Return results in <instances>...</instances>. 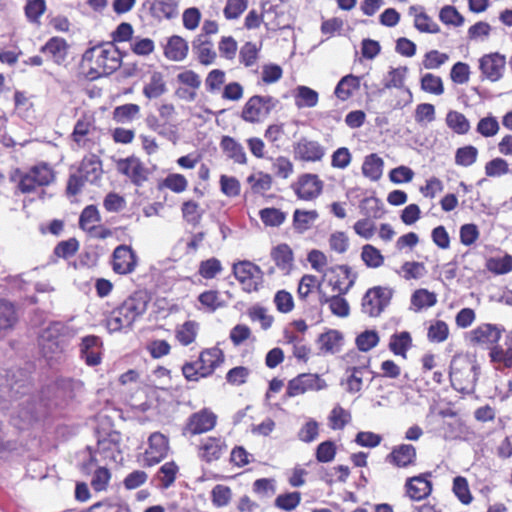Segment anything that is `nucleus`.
<instances>
[{"label": "nucleus", "instance_id": "412c9836", "mask_svg": "<svg viewBox=\"0 0 512 512\" xmlns=\"http://www.w3.org/2000/svg\"><path fill=\"white\" fill-rule=\"evenodd\" d=\"M416 448L412 444H399L392 448L386 461L398 468H407L416 463Z\"/></svg>", "mask_w": 512, "mask_h": 512}, {"label": "nucleus", "instance_id": "58836bf2", "mask_svg": "<svg viewBox=\"0 0 512 512\" xmlns=\"http://www.w3.org/2000/svg\"><path fill=\"white\" fill-rule=\"evenodd\" d=\"M408 69L405 66L391 68L387 73V76L384 80V87L386 89L397 88V89H405V91L411 97L412 94L410 90L405 87V80L407 76Z\"/></svg>", "mask_w": 512, "mask_h": 512}, {"label": "nucleus", "instance_id": "c756f323", "mask_svg": "<svg viewBox=\"0 0 512 512\" xmlns=\"http://www.w3.org/2000/svg\"><path fill=\"white\" fill-rule=\"evenodd\" d=\"M41 52L49 56L54 63L59 65L63 63L67 57L68 44L66 40L61 37H52L41 47Z\"/></svg>", "mask_w": 512, "mask_h": 512}, {"label": "nucleus", "instance_id": "9b49d317", "mask_svg": "<svg viewBox=\"0 0 512 512\" xmlns=\"http://www.w3.org/2000/svg\"><path fill=\"white\" fill-rule=\"evenodd\" d=\"M392 291L386 287H373L369 289L362 299V311L370 317H377L389 304Z\"/></svg>", "mask_w": 512, "mask_h": 512}, {"label": "nucleus", "instance_id": "e2e57ef3", "mask_svg": "<svg viewBox=\"0 0 512 512\" xmlns=\"http://www.w3.org/2000/svg\"><path fill=\"white\" fill-rule=\"evenodd\" d=\"M319 436V423L314 419H308L298 430L297 437L304 443H311Z\"/></svg>", "mask_w": 512, "mask_h": 512}, {"label": "nucleus", "instance_id": "423d86ee", "mask_svg": "<svg viewBox=\"0 0 512 512\" xmlns=\"http://www.w3.org/2000/svg\"><path fill=\"white\" fill-rule=\"evenodd\" d=\"M55 180L53 169L46 163L37 164L25 172L19 173L18 189L23 194L37 192L39 188L50 185Z\"/></svg>", "mask_w": 512, "mask_h": 512}, {"label": "nucleus", "instance_id": "7ed1b4c3", "mask_svg": "<svg viewBox=\"0 0 512 512\" xmlns=\"http://www.w3.org/2000/svg\"><path fill=\"white\" fill-rule=\"evenodd\" d=\"M84 61L90 63L87 76L94 80L116 71L121 66V54L112 43H107L86 51Z\"/></svg>", "mask_w": 512, "mask_h": 512}, {"label": "nucleus", "instance_id": "f8f14e48", "mask_svg": "<svg viewBox=\"0 0 512 512\" xmlns=\"http://www.w3.org/2000/svg\"><path fill=\"white\" fill-rule=\"evenodd\" d=\"M327 387V383L317 374L303 373L288 382L286 394L295 397L309 391H320Z\"/></svg>", "mask_w": 512, "mask_h": 512}, {"label": "nucleus", "instance_id": "3c124183", "mask_svg": "<svg viewBox=\"0 0 512 512\" xmlns=\"http://www.w3.org/2000/svg\"><path fill=\"white\" fill-rule=\"evenodd\" d=\"M226 81V73L221 69L211 70L205 78V88L210 94H217L221 91Z\"/></svg>", "mask_w": 512, "mask_h": 512}, {"label": "nucleus", "instance_id": "6e6552de", "mask_svg": "<svg viewBox=\"0 0 512 512\" xmlns=\"http://www.w3.org/2000/svg\"><path fill=\"white\" fill-rule=\"evenodd\" d=\"M69 327L59 321L51 322L39 335V346L42 354L47 359H52L62 352L63 345L61 337L68 333Z\"/></svg>", "mask_w": 512, "mask_h": 512}, {"label": "nucleus", "instance_id": "aec40b11", "mask_svg": "<svg viewBox=\"0 0 512 512\" xmlns=\"http://www.w3.org/2000/svg\"><path fill=\"white\" fill-rule=\"evenodd\" d=\"M217 416L208 409L193 413L188 420L186 430L192 435L212 430L216 425Z\"/></svg>", "mask_w": 512, "mask_h": 512}, {"label": "nucleus", "instance_id": "8fccbe9b", "mask_svg": "<svg viewBox=\"0 0 512 512\" xmlns=\"http://www.w3.org/2000/svg\"><path fill=\"white\" fill-rule=\"evenodd\" d=\"M411 336L404 331L399 334L392 335L389 342V349L395 354L406 357V352L411 346Z\"/></svg>", "mask_w": 512, "mask_h": 512}, {"label": "nucleus", "instance_id": "6ab92c4d", "mask_svg": "<svg viewBox=\"0 0 512 512\" xmlns=\"http://www.w3.org/2000/svg\"><path fill=\"white\" fill-rule=\"evenodd\" d=\"M226 450L227 445L222 437H205L200 441L198 455L203 461L210 463L220 459Z\"/></svg>", "mask_w": 512, "mask_h": 512}, {"label": "nucleus", "instance_id": "39448f33", "mask_svg": "<svg viewBox=\"0 0 512 512\" xmlns=\"http://www.w3.org/2000/svg\"><path fill=\"white\" fill-rule=\"evenodd\" d=\"M479 375V366L475 360L466 355L454 356L450 365V381L453 388L463 394L475 390Z\"/></svg>", "mask_w": 512, "mask_h": 512}, {"label": "nucleus", "instance_id": "a18cd8bd", "mask_svg": "<svg viewBox=\"0 0 512 512\" xmlns=\"http://www.w3.org/2000/svg\"><path fill=\"white\" fill-rule=\"evenodd\" d=\"M318 218V213L315 210H295L293 215L294 228L299 232L308 230Z\"/></svg>", "mask_w": 512, "mask_h": 512}, {"label": "nucleus", "instance_id": "bf43d9fd", "mask_svg": "<svg viewBox=\"0 0 512 512\" xmlns=\"http://www.w3.org/2000/svg\"><path fill=\"white\" fill-rule=\"evenodd\" d=\"M355 342L360 352H368L379 343V335L375 330H366L356 337Z\"/></svg>", "mask_w": 512, "mask_h": 512}, {"label": "nucleus", "instance_id": "5fc2aeb1", "mask_svg": "<svg viewBox=\"0 0 512 512\" xmlns=\"http://www.w3.org/2000/svg\"><path fill=\"white\" fill-rule=\"evenodd\" d=\"M329 426L333 430H341L351 420V414L340 405H336L328 417Z\"/></svg>", "mask_w": 512, "mask_h": 512}, {"label": "nucleus", "instance_id": "de8ad7c7", "mask_svg": "<svg viewBox=\"0 0 512 512\" xmlns=\"http://www.w3.org/2000/svg\"><path fill=\"white\" fill-rule=\"evenodd\" d=\"M140 112V107L137 104L128 103L117 106L113 111V120L117 123H128L133 121Z\"/></svg>", "mask_w": 512, "mask_h": 512}, {"label": "nucleus", "instance_id": "a211bd4d", "mask_svg": "<svg viewBox=\"0 0 512 512\" xmlns=\"http://www.w3.org/2000/svg\"><path fill=\"white\" fill-rule=\"evenodd\" d=\"M293 152L295 159L317 162L324 157L325 148L318 141L301 138L294 144Z\"/></svg>", "mask_w": 512, "mask_h": 512}, {"label": "nucleus", "instance_id": "9d476101", "mask_svg": "<svg viewBox=\"0 0 512 512\" xmlns=\"http://www.w3.org/2000/svg\"><path fill=\"white\" fill-rule=\"evenodd\" d=\"M276 104L277 100L271 96H252L244 105L241 117L246 122H260L269 115Z\"/></svg>", "mask_w": 512, "mask_h": 512}, {"label": "nucleus", "instance_id": "4be33fe9", "mask_svg": "<svg viewBox=\"0 0 512 512\" xmlns=\"http://www.w3.org/2000/svg\"><path fill=\"white\" fill-rule=\"evenodd\" d=\"M147 305V295L143 292H136L125 299L119 307L134 323L146 312Z\"/></svg>", "mask_w": 512, "mask_h": 512}, {"label": "nucleus", "instance_id": "79ce46f5", "mask_svg": "<svg viewBox=\"0 0 512 512\" xmlns=\"http://www.w3.org/2000/svg\"><path fill=\"white\" fill-rule=\"evenodd\" d=\"M199 325L195 321H186L176 328V339L183 345L188 346L193 343L198 334Z\"/></svg>", "mask_w": 512, "mask_h": 512}, {"label": "nucleus", "instance_id": "864d4df0", "mask_svg": "<svg viewBox=\"0 0 512 512\" xmlns=\"http://www.w3.org/2000/svg\"><path fill=\"white\" fill-rule=\"evenodd\" d=\"M421 89L436 96L444 93V85L441 77L432 73H426L421 78Z\"/></svg>", "mask_w": 512, "mask_h": 512}, {"label": "nucleus", "instance_id": "f704fd0d", "mask_svg": "<svg viewBox=\"0 0 512 512\" xmlns=\"http://www.w3.org/2000/svg\"><path fill=\"white\" fill-rule=\"evenodd\" d=\"M361 79L362 77L353 74L342 77L335 87V96L341 101L348 100L360 88Z\"/></svg>", "mask_w": 512, "mask_h": 512}, {"label": "nucleus", "instance_id": "a19ab883", "mask_svg": "<svg viewBox=\"0 0 512 512\" xmlns=\"http://www.w3.org/2000/svg\"><path fill=\"white\" fill-rule=\"evenodd\" d=\"M446 125L456 134L464 135L470 130V122L466 116L458 111L450 110L446 115Z\"/></svg>", "mask_w": 512, "mask_h": 512}, {"label": "nucleus", "instance_id": "72a5a7b5", "mask_svg": "<svg viewBox=\"0 0 512 512\" xmlns=\"http://www.w3.org/2000/svg\"><path fill=\"white\" fill-rule=\"evenodd\" d=\"M106 328L110 333L126 332L132 328L133 322L118 306L105 319Z\"/></svg>", "mask_w": 512, "mask_h": 512}, {"label": "nucleus", "instance_id": "2f4dec72", "mask_svg": "<svg viewBox=\"0 0 512 512\" xmlns=\"http://www.w3.org/2000/svg\"><path fill=\"white\" fill-rule=\"evenodd\" d=\"M317 343L322 354H335L341 350L343 336L338 330L330 329L319 335Z\"/></svg>", "mask_w": 512, "mask_h": 512}, {"label": "nucleus", "instance_id": "e433bc0d", "mask_svg": "<svg viewBox=\"0 0 512 512\" xmlns=\"http://www.w3.org/2000/svg\"><path fill=\"white\" fill-rule=\"evenodd\" d=\"M193 51L198 62L204 66L212 65L217 57L213 44L208 40H202L201 37L193 42Z\"/></svg>", "mask_w": 512, "mask_h": 512}, {"label": "nucleus", "instance_id": "37998d69", "mask_svg": "<svg viewBox=\"0 0 512 512\" xmlns=\"http://www.w3.org/2000/svg\"><path fill=\"white\" fill-rule=\"evenodd\" d=\"M247 182L250 184L253 193L264 194L271 189L273 180L271 175L257 172L248 176Z\"/></svg>", "mask_w": 512, "mask_h": 512}, {"label": "nucleus", "instance_id": "09e8293b", "mask_svg": "<svg viewBox=\"0 0 512 512\" xmlns=\"http://www.w3.org/2000/svg\"><path fill=\"white\" fill-rule=\"evenodd\" d=\"M360 213L366 218L379 219L383 215L382 203L375 197H367L360 202Z\"/></svg>", "mask_w": 512, "mask_h": 512}, {"label": "nucleus", "instance_id": "5701e85b", "mask_svg": "<svg viewBox=\"0 0 512 512\" xmlns=\"http://www.w3.org/2000/svg\"><path fill=\"white\" fill-rule=\"evenodd\" d=\"M224 361V354L221 349L212 347L200 353L197 364L200 367V376L208 377Z\"/></svg>", "mask_w": 512, "mask_h": 512}, {"label": "nucleus", "instance_id": "4468645a", "mask_svg": "<svg viewBox=\"0 0 512 512\" xmlns=\"http://www.w3.org/2000/svg\"><path fill=\"white\" fill-rule=\"evenodd\" d=\"M116 169L119 173L128 177L131 182L137 186L142 185L148 179L149 175L148 169L140 159L135 156L116 160Z\"/></svg>", "mask_w": 512, "mask_h": 512}, {"label": "nucleus", "instance_id": "13d9d810", "mask_svg": "<svg viewBox=\"0 0 512 512\" xmlns=\"http://www.w3.org/2000/svg\"><path fill=\"white\" fill-rule=\"evenodd\" d=\"M453 492L458 500L464 504L468 505L472 502L473 497L471 495L468 481L466 478L462 476H457L453 480Z\"/></svg>", "mask_w": 512, "mask_h": 512}, {"label": "nucleus", "instance_id": "680f3d73", "mask_svg": "<svg viewBox=\"0 0 512 512\" xmlns=\"http://www.w3.org/2000/svg\"><path fill=\"white\" fill-rule=\"evenodd\" d=\"M15 322L16 315L13 305L0 300V333L10 329Z\"/></svg>", "mask_w": 512, "mask_h": 512}, {"label": "nucleus", "instance_id": "f03ea898", "mask_svg": "<svg viewBox=\"0 0 512 512\" xmlns=\"http://www.w3.org/2000/svg\"><path fill=\"white\" fill-rule=\"evenodd\" d=\"M502 331L503 329L496 324L482 323L466 336L471 345L490 350V360L498 370L512 368V330L505 335L502 344H497Z\"/></svg>", "mask_w": 512, "mask_h": 512}, {"label": "nucleus", "instance_id": "f3484780", "mask_svg": "<svg viewBox=\"0 0 512 512\" xmlns=\"http://www.w3.org/2000/svg\"><path fill=\"white\" fill-rule=\"evenodd\" d=\"M137 265V258L130 246L119 245L113 251L112 268L120 275L132 273Z\"/></svg>", "mask_w": 512, "mask_h": 512}, {"label": "nucleus", "instance_id": "dca6fc26", "mask_svg": "<svg viewBox=\"0 0 512 512\" xmlns=\"http://www.w3.org/2000/svg\"><path fill=\"white\" fill-rule=\"evenodd\" d=\"M292 189L299 199L309 201L321 194L323 182L317 175L307 173L299 176Z\"/></svg>", "mask_w": 512, "mask_h": 512}, {"label": "nucleus", "instance_id": "2eb2a0df", "mask_svg": "<svg viewBox=\"0 0 512 512\" xmlns=\"http://www.w3.org/2000/svg\"><path fill=\"white\" fill-rule=\"evenodd\" d=\"M168 438L160 432L152 433L148 438V447L144 453V464L154 466L161 462L168 454Z\"/></svg>", "mask_w": 512, "mask_h": 512}, {"label": "nucleus", "instance_id": "ea45409f", "mask_svg": "<svg viewBox=\"0 0 512 512\" xmlns=\"http://www.w3.org/2000/svg\"><path fill=\"white\" fill-rule=\"evenodd\" d=\"M295 105L298 108L315 107L319 100L318 92L310 87L300 85L295 89Z\"/></svg>", "mask_w": 512, "mask_h": 512}, {"label": "nucleus", "instance_id": "473e14b6", "mask_svg": "<svg viewBox=\"0 0 512 512\" xmlns=\"http://www.w3.org/2000/svg\"><path fill=\"white\" fill-rule=\"evenodd\" d=\"M188 50L187 41L178 35H174L168 39L164 47V55L171 61L180 62L187 57Z\"/></svg>", "mask_w": 512, "mask_h": 512}, {"label": "nucleus", "instance_id": "774afa93", "mask_svg": "<svg viewBox=\"0 0 512 512\" xmlns=\"http://www.w3.org/2000/svg\"><path fill=\"white\" fill-rule=\"evenodd\" d=\"M222 271V264L220 260L215 257L201 261L199 264L198 273L204 279H212Z\"/></svg>", "mask_w": 512, "mask_h": 512}, {"label": "nucleus", "instance_id": "0eeeda50", "mask_svg": "<svg viewBox=\"0 0 512 512\" xmlns=\"http://www.w3.org/2000/svg\"><path fill=\"white\" fill-rule=\"evenodd\" d=\"M100 134L94 113L86 111L77 119L71 138L77 147L90 149L99 141Z\"/></svg>", "mask_w": 512, "mask_h": 512}, {"label": "nucleus", "instance_id": "c9c22d12", "mask_svg": "<svg viewBox=\"0 0 512 512\" xmlns=\"http://www.w3.org/2000/svg\"><path fill=\"white\" fill-rule=\"evenodd\" d=\"M167 91L164 75L159 71L151 73L149 80L143 87V94L148 99H156L165 94Z\"/></svg>", "mask_w": 512, "mask_h": 512}, {"label": "nucleus", "instance_id": "1a4fd4ad", "mask_svg": "<svg viewBox=\"0 0 512 512\" xmlns=\"http://www.w3.org/2000/svg\"><path fill=\"white\" fill-rule=\"evenodd\" d=\"M233 274L246 292L257 291L262 284V270L250 261L244 260L234 263Z\"/></svg>", "mask_w": 512, "mask_h": 512}, {"label": "nucleus", "instance_id": "6e6d98bb", "mask_svg": "<svg viewBox=\"0 0 512 512\" xmlns=\"http://www.w3.org/2000/svg\"><path fill=\"white\" fill-rule=\"evenodd\" d=\"M182 215L185 221H187L191 225H197L200 223L203 210L200 208L198 203L195 201L189 200L182 204L181 207Z\"/></svg>", "mask_w": 512, "mask_h": 512}, {"label": "nucleus", "instance_id": "cd10ccee", "mask_svg": "<svg viewBox=\"0 0 512 512\" xmlns=\"http://www.w3.org/2000/svg\"><path fill=\"white\" fill-rule=\"evenodd\" d=\"M428 476L430 474H423L419 476L411 477L406 482V492L407 495L412 500H422L428 497L432 491V484L428 480Z\"/></svg>", "mask_w": 512, "mask_h": 512}, {"label": "nucleus", "instance_id": "393cba45", "mask_svg": "<svg viewBox=\"0 0 512 512\" xmlns=\"http://www.w3.org/2000/svg\"><path fill=\"white\" fill-rule=\"evenodd\" d=\"M102 341L98 336L89 335L82 338L80 344L81 358L87 365L96 366L101 362Z\"/></svg>", "mask_w": 512, "mask_h": 512}, {"label": "nucleus", "instance_id": "b1692460", "mask_svg": "<svg viewBox=\"0 0 512 512\" xmlns=\"http://www.w3.org/2000/svg\"><path fill=\"white\" fill-rule=\"evenodd\" d=\"M369 365L370 358H361L359 365L346 368V373L348 374L346 379L347 392L354 394L361 391L364 375L369 372Z\"/></svg>", "mask_w": 512, "mask_h": 512}, {"label": "nucleus", "instance_id": "0e129e2a", "mask_svg": "<svg viewBox=\"0 0 512 512\" xmlns=\"http://www.w3.org/2000/svg\"><path fill=\"white\" fill-rule=\"evenodd\" d=\"M414 26L422 33L436 34L440 31L439 25L423 11L415 14Z\"/></svg>", "mask_w": 512, "mask_h": 512}, {"label": "nucleus", "instance_id": "c03bdc74", "mask_svg": "<svg viewBox=\"0 0 512 512\" xmlns=\"http://www.w3.org/2000/svg\"><path fill=\"white\" fill-rule=\"evenodd\" d=\"M100 221L98 209L94 205H89L83 209L79 218V226L81 229L92 232L96 230V224Z\"/></svg>", "mask_w": 512, "mask_h": 512}, {"label": "nucleus", "instance_id": "603ef678", "mask_svg": "<svg viewBox=\"0 0 512 512\" xmlns=\"http://www.w3.org/2000/svg\"><path fill=\"white\" fill-rule=\"evenodd\" d=\"M361 259L370 268H378L384 263V257L380 250L370 244L362 247Z\"/></svg>", "mask_w": 512, "mask_h": 512}, {"label": "nucleus", "instance_id": "7c9ffc66", "mask_svg": "<svg viewBox=\"0 0 512 512\" xmlns=\"http://www.w3.org/2000/svg\"><path fill=\"white\" fill-rule=\"evenodd\" d=\"M271 258L277 268L288 274L294 265V254L289 245L282 243L271 250Z\"/></svg>", "mask_w": 512, "mask_h": 512}, {"label": "nucleus", "instance_id": "69168bd1", "mask_svg": "<svg viewBox=\"0 0 512 512\" xmlns=\"http://www.w3.org/2000/svg\"><path fill=\"white\" fill-rule=\"evenodd\" d=\"M259 216L266 226H280L285 221V213L277 208H264L260 210Z\"/></svg>", "mask_w": 512, "mask_h": 512}, {"label": "nucleus", "instance_id": "c85d7f7f", "mask_svg": "<svg viewBox=\"0 0 512 512\" xmlns=\"http://www.w3.org/2000/svg\"><path fill=\"white\" fill-rule=\"evenodd\" d=\"M220 147L224 154L234 163L247 164V155L244 147L240 142L230 136H223L220 141Z\"/></svg>", "mask_w": 512, "mask_h": 512}, {"label": "nucleus", "instance_id": "4c0bfd02", "mask_svg": "<svg viewBox=\"0 0 512 512\" xmlns=\"http://www.w3.org/2000/svg\"><path fill=\"white\" fill-rule=\"evenodd\" d=\"M384 161L377 154L365 157L362 165V173L372 181H377L383 174Z\"/></svg>", "mask_w": 512, "mask_h": 512}, {"label": "nucleus", "instance_id": "052dcab7", "mask_svg": "<svg viewBox=\"0 0 512 512\" xmlns=\"http://www.w3.org/2000/svg\"><path fill=\"white\" fill-rule=\"evenodd\" d=\"M400 273L405 280L420 279L426 275L427 269L421 262L407 261L401 266Z\"/></svg>", "mask_w": 512, "mask_h": 512}, {"label": "nucleus", "instance_id": "a878e982", "mask_svg": "<svg viewBox=\"0 0 512 512\" xmlns=\"http://www.w3.org/2000/svg\"><path fill=\"white\" fill-rule=\"evenodd\" d=\"M78 173L89 183H96L103 174L102 162L95 154L86 155L79 166Z\"/></svg>", "mask_w": 512, "mask_h": 512}, {"label": "nucleus", "instance_id": "338daca9", "mask_svg": "<svg viewBox=\"0 0 512 512\" xmlns=\"http://www.w3.org/2000/svg\"><path fill=\"white\" fill-rule=\"evenodd\" d=\"M439 19L446 25L459 27L464 23V17L457 11L454 6L446 5L441 8Z\"/></svg>", "mask_w": 512, "mask_h": 512}, {"label": "nucleus", "instance_id": "20e7f679", "mask_svg": "<svg viewBox=\"0 0 512 512\" xmlns=\"http://www.w3.org/2000/svg\"><path fill=\"white\" fill-rule=\"evenodd\" d=\"M335 273L339 271L344 279L348 280L346 286H342V282L337 280L333 284V291L337 292L336 295L328 296L325 292L319 291V303L321 305L328 304L331 313L337 317L345 318L350 314V306L348 301L343 297L355 284L357 275L352 272V269L347 265H338L330 269Z\"/></svg>", "mask_w": 512, "mask_h": 512}, {"label": "nucleus", "instance_id": "ddd939ff", "mask_svg": "<svg viewBox=\"0 0 512 512\" xmlns=\"http://www.w3.org/2000/svg\"><path fill=\"white\" fill-rule=\"evenodd\" d=\"M506 67V57L499 52L483 55L479 59L482 79L497 82L502 79Z\"/></svg>", "mask_w": 512, "mask_h": 512}, {"label": "nucleus", "instance_id": "f257e3e1", "mask_svg": "<svg viewBox=\"0 0 512 512\" xmlns=\"http://www.w3.org/2000/svg\"><path fill=\"white\" fill-rule=\"evenodd\" d=\"M79 387V382L64 379L48 386L41 394H33L30 377L24 370H4L0 372L1 409H12L13 425L25 429L63 410Z\"/></svg>", "mask_w": 512, "mask_h": 512}, {"label": "nucleus", "instance_id": "4d7b16f0", "mask_svg": "<svg viewBox=\"0 0 512 512\" xmlns=\"http://www.w3.org/2000/svg\"><path fill=\"white\" fill-rule=\"evenodd\" d=\"M509 173H511V169L503 158L497 157L485 164V174L488 177H501Z\"/></svg>", "mask_w": 512, "mask_h": 512}, {"label": "nucleus", "instance_id": "bb28decb", "mask_svg": "<svg viewBox=\"0 0 512 512\" xmlns=\"http://www.w3.org/2000/svg\"><path fill=\"white\" fill-rule=\"evenodd\" d=\"M143 7L149 9L153 17L172 19L178 14L176 0H144Z\"/></svg>", "mask_w": 512, "mask_h": 512}, {"label": "nucleus", "instance_id": "49530a36", "mask_svg": "<svg viewBox=\"0 0 512 512\" xmlns=\"http://www.w3.org/2000/svg\"><path fill=\"white\" fill-rule=\"evenodd\" d=\"M436 302V294L428 291L427 289H418L411 297V304L414 306L416 311L432 307Z\"/></svg>", "mask_w": 512, "mask_h": 512}]
</instances>
